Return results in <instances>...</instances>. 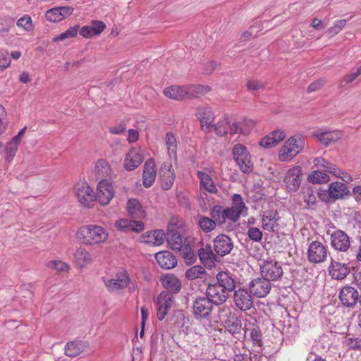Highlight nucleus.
Returning a JSON list of instances; mask_svg holds the SVG:
<instances>
[{
  "label": "nucleus",
  "instance_id": "5",
  "mask_svg": "<svg viewBox=\"0 0 361 361\" xmlns=\"http://www.w3.org/2000/svg\"><path fill=\"white\" fill-rule=\"evenodd\" d=\"M214 302L206 295L197 298L192 305V313L197 319H211Z\"/></svg>",
  "mask_w": 361,
  "mask_h": 361
},
{
  "label": "nucleus",
  "instance_id": "37",
  "mask_svg": "<svg viewBox=\"0 0 361 361\" xmlns=\"http://www.w3.org/2000/svg\"><path fill=\"white\" fill-rule=\"evenodd\" d=\"M87 347L86 342L73 341L68 342L65 346V355L71 357L78 356Z\"/></svg>",
  "mask_w": 361,
  "mask_h": 361
},
{
  "label": "nucleus",
  "instance_id": "29",
  "mask_svg": "<svg viewBox=\"0 0 361 361\" xmlns=\"http://www.w3.org/2000/svg\"><path fill=\"white\" fill-rule=\"evenodd\" d=\"M116 226L123 232L135 231L140 232L144 230L142 221L121 219L116 221Z\"/></svg>",
  "mask_w": 361,
  "mask_h": 361
},
{
  "label": "nucleus",
  "instance_id": "27",
  "mask_svg": "<svg viewBox=\"0 0 361 361\" xmlns=\"http://www.w3.org/2000/svg\"><path fill=\"white\" fill-rule=\"evenodd\" d=\"M286 136L285 131L282 130H274L264 137L260 140L259 145L266 149L274 147L283 140Z\"/></svg>",
  "mask_w": 361,
  "mask_h": 361
},
{
  "label": "nucleus",
  "instance_id": "60",
  "mask_svg": "<svg viewBox=\"0 0 361 361\" xmlns=\"http://www.w3.org/2000/svg\"><path fill=\"white\" fill-rule=\"evenodd\" d=\"M247 234L250 240L255 242L260 241L262 238V233L261 230L257 227L249 228Z\"/></svg>",
  "mask_w": 361,
  "mask_h": 361
},
{
  "label": "nucleus",
  "instance_id": "7",
  "mask_svg": "<svg viewBox=\"0 0 361 361\" xmlns=\"http://www.w3.org/2000/svg\"><path fill=\"white\" fill-rule=\"evenodd\" d=\"M114 188L112 184L106 179L101 180L97 188L94 200L102 205H107L114 196Z\"/></svg>",
  "mask_w": 361,
  "mask_h": 361
},
{
  "label": "nucleus",
  "instance_id": "12",
  "mask_svg": "<svg viewBox=\"0 0 361 361\" xmlns=\"http://www.w3.org/2000/svg\"><path fill=\"white\" fill-rule=\"evenodd\" d=\"M195 115L200 121L202 130L204 132L209 131L214 120V114L211 107L207 105L200 106L196 108Z\"/></svg>",
  "mask_w": 361,
  "mask_h": 361
},
{
  "label": "nucleus",
  "instance_id": "42",
  "mask_svg": "<svg viewBox=\"0 0 361 361\" xmlns=\"http://www.w3.org/2000/svg\"><path fill=\"white\" fill-rule=\"evenodd\" d=\"M75 262L78 267L82 268L92 262V257L84 247H78L75 252Z\"/></svg>",
  "mask_w": 361,
  "mask_h": 361
},
{
  "label": "nucleus",
  "instance_id": "47",
  "mask_svg": "<svg viewBox=\"0 0 361 361\" xmlns=\"http://www.w3.org/2000/svg\"><path fill=\"white\" fill-rule=\"evenodd\" d=\"M248 333L253 345L260 348L262 345V336L259 328L253 324L252 327L245 329V334Z\"/></svg>",
  "mask_w": 361,
  "mask_h": 361
},
{
  "label": "nucleus",
  "instance_id": "46",
  "mask_svg": "<svg viewBox=\"0 0 361 361\" xmlns=\"http://www.w3.org/2000/svg\"><path fill=\"white\" fill-rule=\"evenodd\" d=\"M231 121L228 116H224L221 118L215 125L212 127L214 128V131L219 136H224L227 133L231 134Z\"/></svg>",
  "mask_w": 361,
  "mask_h": 361
},
{
  "label": "nucleus",
  "instance_id": "55",
  "mask_svg": "<svg viewBox=\"0 0 361 361\" xmlns=\"http://www.w3.org/2000/svg\"><path fill=\"white\" fill-rule=\"evenodd\" d=\"M309 180L314 184L326 183L329 181V175L320 171H313L308 178Z\"/></svg>",
  "mask_w": 361,
  "mask_h": 361
},
{
  "label": "nucleus",
  "instance_id": "17",
  "mask_svg": "<svg viewBox=\"0 0 361 361\" xmlns=\"http://www.w3.org/2000/svg\"><path fill=\"white\" fill-rule=\"evenodd\" d=\"M331 245L336 250L345 252L350 246V237L342 230L334 231L331 234Z\"/></svg>",
  "mask_w": 361,
  "mask_h": 361
},
{
  "label": "nucleus",
  "instance_id": "62",
  "mask_svg": "<svg viewBox=\"0 0 361 361\" xmlns=\"http://www.w3.org/2000/svg\"><path fill=\"white\" fill-rule=\"evenodd\" d=\"M14 25V20L11 18H0V33L8 32Z\"/></svg>",
  "mask_w": 361,
  "mask_h": 361
},
{
  "label": "nucleus",
  "instance_id": "15",
  "mask_svg": "<svg viewBox=\"0 0 361 361\" xmlns=\"http://www.w3.org/2000/svg\"><path fill=\"white\" fill-rule=\"evenodd\" d=\"M312 136L322 145L329 146L339 140L343 137V133L337 130H327L324 129H318L313 132Z\"/></svg>",
  "mask_w": 361,
  "mask_h": 361
},
{
  "label": "nucleus",
  "instance_id": "31",
  "mask_svg": "<svg viewBox=\"0 0 361 361\" xmlns=\"http://www.w3.org/2000/svg\"><path fill=\"white\" fill-rule=\"evenodd\" d=\"M199 258L202 263L209 268L212 267L217 261L216 254L212 251V246L207 244L204 247L198 250Z\"/></svg>",
  "mask_w": 361,
  "mask_h": 361
},
{
  "label": "nucleus",
  "instance_id": "41",
  "mask_svg": "<svg viewBox=\"0 0 361 361\" xmlns=\"http://www.w3.org/2000/svg\"><path fill=\"white\" fill-rule=\"evenodd\" d=\"M313 164L316 168L324 169L326 172L331 173L336 176H340L341 175V171L336 165L324 159L322 157L314 159Z\"/></svg>",
  "mask_w": 361,
  "mask_h": 361
},
{
  "label": "nucleus",
  "instance_id": "18",
  "mask_svg": "<svg viewBox=\"0 0 361 361\" xmlns=\"http://www.w3.org/2000/svg\"><path fill=\"white\" fill-rule=\"evenodd\" d=\"M233 247L231 239L225 234H219L214 240V249L216 253L221 257L230 253Z\"/></svg>",
  "mask_w": 361,
  "mask_h": 361
},
{
  "label": "nucleus",
  "instance_id": "24",
  "mask_svg": "<svg viewBox=\"0 0 361 361\" xmlns=\"http://www.w3.org/2000/svg\"><path fill=\"white\" fill-rule=\"evenodd\" d=\"M165 233L163 230L147 231L139 237V241L152 246H159L165 240Z\"/></svg>",
  "mask_w": 361,
  "mask_h": 361
},
{
  "label": "nucleus",
  "instance_id": "57",
  "mask_svg": "<svg viewBox=\"0 0 361 361\" xmlns=\"http://www.w3.org/2000/svg\"><path fill=\"white\" fill-rule=\"evenodd\" d=\"M17 26L20 27H23L24 30L27 31H30L32 28V21L31 18L25 15L20 18H19L16 23Z\"/></svg>",
  "mask_w": 361,
  "mask_h": 361
},
{
  "label": "nucleus",
  "instance_id": "9",
  "mask_svg": "<svg viewBox=\"0 0 361 361\" xmlns=\"http://www.w3.org/2000/svg\"><path fill=\"white\" fill-rule=\"evenodd\" d=\"M260 269L262 276L267 278L270 282L280 279L283 273L281 265L272 260L264 262Z\"/></svg>",
  "mask_w": 361,
  "mask_h": 361
},
{
  "label": "nucleus",
  "instance_id": "25",
  "mask_svg": "<svg viewBox=\"0 0 361 361\" xmlns=\"http://www.w3.org/2000/svg\"><path fill=\"white\" fill-rule=\"evenodd\" d=\"M161 186L164 190H169L173 185L175 174L170 163H164L159 171Z\"/></svg>",
  "mask_w": 361,
  "mask_h": 361
},
{
  "label": "nucleus",
  "instance_id": "50",
  "mask_svg": "<svg viewBox=\"0 0 361 361\" xmlns=\"http://www.w3.org/2000/svg\"><path fill=\"white\" fill-rule=\"evenodd\" d=\"M210 216L217 225H223L226 222L224 209L221 206H214L210 210Z\"/></svg>",
  "mask_w": 361,
  "mask_h": 361
},
{
  "label": "nucleus",
  "instance_id": "54",
  "mask_svg": "<svg viewBox=\"0 0 361 361\" xmlns=\"http://www.w3.org/2000/svg\"><path fill=\"white\" fill-rule=\"evenodd\" d=\"M79 25H76L73 27H70L67 30L64 32L61 33L60 35L54 37L52 40L53 42H59L63 41L68 38L75 37L79 31Z\"/></svg>",
  "mask_w": 361,
  "mask_h": 361
},
{
  "label": "nucleus",
  "instance_id": "56",
  "mask_svg": "<svg viewBox=\"0 0 361 361\" xmlns=\"http://www.w3.org/2000/svg\"><path fill=\"white\" fill-rule=\"evenodd\" d=\"M346 25V20L343 19L335 22L334 25L330 27L326 33L329 37H332L339 33Z\"/></svg>",
  "mask_w": 361,
  "mask_h": 361
},
{
  "label": "nucleus",
  "instance_id": "59",
  "mask_svg": "<svg viewBox=\"0 0 361 361\" xmlns=\"http://www.w3.org/2000/svg\"><path fill=\"white\" fill-rule=\"evenodd\" d=\"M8 123L6 111L4 107L0 104V135L5 133Z\"/></svg>",
  "mask_w": 361,
  "mask_h": 361
},
{
  "label": "nucleus",
  "instance_id": "39",
  "mask_svg": "<svg viewBox=\"0 0 361 361\" xmlns=\"http://www.w3.org/2000/svg\"><path fill=\"white\" fill-rule=\"evenodd\" d=\"M165 239L166 240L170 247L173 250H180L183 244V238L178 232L175 230H169L166 233H165Z\"/></svg>",
  "mask_w": 361,
  "mask_h": 361
},
{
  "label": "nucleus",
  "instance_id": "40",
  "mask_svg": "<svg viewBox=\"0 0 361 361\" xmlns=\"http://www.w3.org/2000/svg\"><path fill=\"white\" fill-rule=\"evenodd\" d=\"M127 211L133 219H141L145 216V212L140 202L134 198L129 199L127 202Z\"/></svg>",
  "mask_w": 361,
  "mask_h": 361
},
{
  "label": "nucleus",
  "instance_id": "35",
  "mask_svg": "<svg viewBox=\"0 0 361 361\" xmlns=\"http://www.w3.org/2000/svg\"><path fill=\"white\" fill-rule=\"evenodd\" d=\"M255 126V122L252 120H243L240 122H233L231 126V135L240 133L247 135Z\"/></svg>",
  "mask_w": 361,
  "mask_h": 361
},
{
  "label": "nucleus",
  "instance_id": "13",
  "mask_svg": "<svg viewBox=\"0 0 361 361\" xmlns=\"http://www.w3.org/2000/svg\"><path fill=\"white\" fill-rule=\"evenodd\" d=\"M302 169L300 166L289 169L284 177L283 183L290 191H296L301 184Z\"/></svg>",
  "mask_w": 361,
  "mask_h": 361
},
{
  "label": "nucleus",
  "instance_id": "45",
  "mask_svg": "<svg viewBox=\"0 0 361 361\" xmlns=\"http://www.w3.org/2000/svg\"><path fill=\"white\" fill-rule=\"evenodd\" d=\"M94 173L98 178H102V180L104 178L111 176V169L109 163L105 159H102L96 162Z\"/></svg>",
  "mask_w": 361,
  "mask_h": 361
},
{
  "label": "nucleus",
  "instance_id": "20",
  "mask_svg": "<svg viewBox=\"0 0 361 361\" xmlns=\"http://www.w3.org/2000/svg\"><path fill=\"white\" fill-rule=\"evenodd\" d=\"M73 12L71 6H59L48 10L45 13L47 20L58 23L70 16Z\"/></svg>",
  "mask_w": 361,
  "mask_h": 361
},
{
  "label": "nucleus",
  "instance_id": "48",
  "mask_svg": "<svg viewBox=\"0 0 361 361\" xmlns=\"http://www.w3.org/2000/svg\"><path fill=\"white\" fill-rule=\"evenodd\" d=\"M206 276L207 271L202 266L199 265L189 268L185 272V277L191 281L197 279H204Z\"/></svg>",
  "mask_w": 361,
  "mask_h": 361
},
{
  "label": "nucleus",
  "instance_id": "52",
  "mask_svg": "<svg viewBox=\"0 0 361 361\" xmlns=\"http://www.w3.org/2000/svg\"><path fill=\"white\" fill-rule=\"evenodd\" d=\"M165 140L169 156L171 158L173 157L176 159L177 152V142L175 136L171 133H167Z\"/></svg>",
  "mask_w": 361,
  "mask_h": 361
},
{
  "label": "nucleus",
  "instance_id": "53",
  "mask_svg": "<svg viewBox=\"0 0 361 361\" xmlns=\"http://www.w3.org/2000/svg\"><path fill=\"white\" fill-rule=\"evenodd\" d=\"M198 225L200 228L205 233H209L215 229L216 224L212 219L207 216H201L198 220Z\"/></svg>",
  "mask_w": 361,
  "mask_h": 361
},
{
  "label": "nucleus",
  "instance_id": "30",
  "mask_svg": "<svg viewBox=\"0 0 361 361\" xmlns=\"http://www.w3.org/2000/svg\"><path fill=\"white\" fill-rule=\"evenodd\" d=\"M155 259L160 267L170 269L177 264V259L169 251L159 252L155 255Z\"/></svg>",
  "mask_w": 361,
  "mask_h": 361
},
{
  "label": "nucleus",
  "instance_id": "43",
  "mask_svg": "<svg viewBox=\"0 0 361 361\" xmlns=\"http://www.w3.org/2000/svg\"><path fill=\"white\" fill-rule=\"evenodd\" d=\"M164 95L174 100H182L185 99V92H184L183 85H173L168 87L164 90Z\"/></svg>",
  "mask_w": 361,
  "mask_h": 361
},
{
  "label": "nucleus",
  "instance_id": "49",
  "mask_svg": "<svg viewBox=\"0 0 361 361\" xmlns=\"http://www.w3.org/2000/svg\"><path fill=\"white\" fill-rule=\"evenodd\" d=\"M231 207L238 212V213H239L240 215H247V207L245 206V204L243 202V197L240 195L234 194L233 195Z\"/></svg>",
  "mask_w": 361,
  "mask_h": 361
},
{
  "label": "nucleus",
  "instance_id": "19",
  "mask_svg": "<svg viewBox=\"0 0 361 361\" xmlns=\"http://www.w3.org/2000/svg\"><path fill=\"white\" fill-rule=\"evenodd\" d=\"M143 161V154L140 148L133 147L126 154L124 160V167L127 171H133Z\"/></svg>",
  "mask_w": 361,
  "mask_h": 361
},
{
  "label": "nucleus",
  "instance_id": "23",
  "mask_svg": "<svg viewBox=\"0 0 361 361\" xmlns=\"http://www.w3.org/2000/svg\"><path fill=\"white\" fill-rule=\"evenodd\" d=\"M279 213L276 210L265 211L262 217V227L269 232H275L279 228Z\"/></svg>",
  "mask_w": 361,
  "mask_h": 361
},
{
  "label": "nucleus",
  "instance_id": "6",
  "mask_svg": "<svg viewBox=\"0 0 361 361\" xmlns=\"http://www.w3.org/2000/svg\"><path fill=\"white\" fill-rule=\"evenodd\" d=\"M307 254L311 263L319 264L326 261L329 252L326 245L316 240L309 245Z\"/></svg>",
  "mask_w": 361,
  "mask_h": 361
},
{
  "label": "nucleus",
  "instance_id": "22",
  "mask_svg": "<svg viewBox=\"0 0 361 361\" xmlns=\"http://www.w3.org/2000/svg\"><path fill=\"white\" fill-rule=\"evenodd\" d=\"M222 321L224 323L225 329L233 336L237 337V335H240L242 329L241 318L233 314L231 312H228L225 315H222L224 318Z\"/></svg>",
  "mask_w": 361,
  "mask_h": 361
},
{
  "label": "nucleus",
  "instance_id": "14",
  "mask_svg": "<svg viewBox=\"0 0 361 361\" xmlns=\"http://www.w3.org/2000/svg\"><path fill=\"white\" fill-rule=\"evenodd\" d=\"M235 306L241 311H247L253 306V300L250 291L245 288L235 290L233 295Z\"/></svg>",
  "mask_w": 361,
  "mask_h": 361
},
{
  "label": "nucleus",
  "instance_id": "61",
  "mask_svg": "<svg viewBox=\"0 0 361 361\" xmlns=\"http://www.w3.org/2000/svg\"><path fill=\"white\" fill-rule=\"evenodd\" d=\"M47 266L60 271H68L69 269V266L66 263L59 260L51 261Z\"/></svg>",
  "mask_w": 361,
  "mask_h": 361
},
{
  "label": "nucleus",
  "instance_id": "3",
  "mask_svg": "<svg viewBox=\"0 0 361 361\" xmlns=\"http://www.w3.org/2000/svg\"><path fill=\"white\" fill-rule=\"evenodd\" d=\"M106 288L111 293L118 292L127 287L130 291H134L137 288V285L131 281L128 273L126 270L117 271L111 278L104 280Z\"/></svg>",
  "mask_w": 361,
  "mask_h": 361
},
{
  "label": "nucleus",
  "instance_id": "58",
  "mask_svg": "<svg viewBox=\"0 0 361 361\" xmlns=\"http://www.w3.org/2000/svg\"><path fill=\"white\" fill-rule=\"evenodd\" d=\"M345 344L349 349L361 351V338H347Z\"/></svg>",
  "mask_w": 361,
  "mask_h": 361
},
{
  "label": "nucleus",
  "instance_id": "32",
  "mask_svg": "<svg viewBox=\"0 0 361 361\" xmlns=\"http://www.w3.org/2000/svg\"><path fill=\"white\" fill-rule=\"evenodd\" d=\"M155 164L152 159L146 161L144 165L142 174L143 185L146 188L150 187L154 183L156 178Z\"/></svg>",
  "mask_w": 361,
  "mask_h": 361
},
{
  "label": "nucleus",
  "instance_id": "16",
  "mask_svg": "<svg viewBox=\"0 0 361 361\" xmlns=\"http://www.w3.org/2000/svg\"><path fill=\"white\" fill-rule=\"evenodd\" d=\"M228 292L216 283L209 284L206 290V295L215 305H220L224 303L228 298Z\"/></svg>",
  "mask_w": 361,
  "mask_h": 361
},
{
  "label": "nucleus",
  "instance_id": "38",
  "mask_svg": "<svg viewBox=\"0 0 361 361\" xmlns=\"http://www.w3.org/2000/svg\"><path fill=\"white\" fill-rule=\"evenodd\" d=\"M330 275L337 280L344 279L349 273V269L345 264H341L332 260L329 267Z\"/></svg>",
  "mask_w": 361,
  "mask_h": 361
},
{
  "label": "nucleus",
  "instance_id": "36",
  "mask_svg": "<svg viewBox=\"0 0 361 361\" xmlns=\"http://www.w3.org/2000/svg\"><path fill=\"white\" fill-rule=\"evenodd\" d=\"M183 88L185 92V99L199 97L210 90L209 86L202 85H183Z\"/></svg>",
  "mask_w": 361,
  "mask_h": 361
},
{
  "label": "nucleus",
  "instance_id": "51",
  "mask_svg": "<svg viewBox=\"0 0 361 361\" xmlns=\"http://www.w3.org/2000/svg\"><path fill=\"white\" fill-rule=\"evenodd\" d=\"M19 144L20 142L13 138L6 144L5 147V159L6 161L11 162L13 159L18 151Z\"/></svg>",
  "mask_w": 361,
  "mask_h": 361
},
{
  "label": "nucleus",
  "instance_id": "8",
  "mask_svg": "<svg viewBox=\"0 0 361 361\" xmlns=\"http://www.w3.org/2000/svg\"><path fill=\"white\" fill-rule=\"evenodd\" d=\"M271 289V282L263 276L257 278L249 283L250 293L258 298L267 296Z\"/></svg>",
  "mask_w": 361,
  "mask_h": 361
},
{
  "label": "nucleus",
  "instance_id": "34",
  "mask_svg": "<svg viewBox=\"0 0 361 361\" xmlns=\"http://www.w3.org/2000/svg\"><path fill=\"white\" fill-rule=\"evenodd\" d=\"M330 198L332 200L342 199L349 194V190L345 184L341 182H334L329 185Z\"/></svg>",
  "mask_w": 361,
  "mask_h": 361
},
{
  "label": "nucleus",
  "instance_id": "64",
  "mask_svg": "<svg viewBox=\"0 0 361 361\" xmlns=\"http://www.w3.org/2000/svg\"><path fill=\"white\" fill-rule=\"evenodd\" d=\"M264 86V83L259 80H250L247 82V88L250 91L263 89Z\"/></svg>",
  "mask_w": 361,
  "mask_h": 361
},
{
  "label": "nucleus",
  "instance_id": "10",
  "mask_svg": "<svg viewBox=\"0 0 361 361\" xmlns=\"http://www.w3.org/2000/svg\"><path fill=\"white\" fill-rule=\"evenodd\" d=\"M173 304V296L169 291H162L157 297V318L163 320Z\"/></svg>",
  "mask_w": 361,
  "mask_h": 361
},
{
  "label": "nucleus",
  "instance_id": "44",
  "mask_svg": "<svg viewBox=\"0 0 361 361\" xmlns=\"http://www.w3.org/2000/svg\"><path fill=\"white\" fill-rule=\"evenodd\" d=\"M161 284L170 291L177 292L180 289V281L173 274H166L161 279Z\"/></svg>",
  "mask_w": 361,
  "mask_h": 361
},
{
  "label": "nucleus",
  "instance_id": "26",
  "mask_svg": "<svg viewBox=\"0 0 361 361\" xmlns=\"http://www.w3.org/2000/svg\"><path fill=\"white\" fill-rule=\"evenodd\" d=\"M106 28V25L100 20H92L90 25H85L79 30V33L84 38H92L99 35Z\"/></svg>",
  "mask_w": 361,
  "mask_h": 361
},
{
  "label": "nucleus",
  "instance_id": "11",
  "mask_svg": "<svg viewBox=\"0 0 361 361\" xmlns=\"http://www.w3.org/2000/svg\"><path fill=\"white\" fill-rule=\"evenodd\" d=\"M75 194L78 202L85 207H90L94 201V192L86 182L75 185Z\"/></svg>",
  "mask_w": 361,
  "mask_h": 361
},
{
  "label": "nucleus",
  "instance_id": "4",
  "mask_svg": "<svg viewBox=\"0 0 361 361\" xmlns=\"http://www.w3.org/2000/svg\"><path fill=\"white\" fill-rule=\"evenodd\" d=\"M233 159L244 173H250L253 169L251 155L247 147L242 144H235L233 147Z\"/></svg>",
  "mask_w": 361,
  "mask_h": 361
},
{
  "label": "nucleus",
  "instance_id": "33",
  "mask_svg": "<svg viewBox=\"0 0 361 361\" xmlns=\"http://www.w3.org/2000/svg\"><path fill=\"white\" fill-rule=\"evenodd\" d=\"M197 176L200 179V188L209 193L216 194L218 189L211 176L206 172L197 171Z\"/></svg>",
  "mask_w": 361,
  "mask_h": 361
},
{
  "label": "nucleus",
  "instance_id": "21",
  "mask_svg": "<svg viewBox=\"0 0 361 361\" xmlns=\"http://www.w3.org/2000/svg\"><path fill=\"white\" fill-rule=\"evenodd\" d=\"M359 293L351 286H345L339 292V300L343 306L353 307L357 302Z\"/></svg>",
  "mask_w": 361,
  "mask_h": 361
},
{
  "label": "nucleus",
  "instance_id": "2",
  "mask_svg": "<svg viewBox=\"0 0 361 361\" xmlns=\"http://www.w3.org/2000/svg\"><path fill=\"white\" fill-rule=\"evenodd\" d=\"M77 237L85 244L94 245L104 243L109 237V233L101 226L89 224L79 228L77 232Z\"/></svg>",
  "mask_w": 361,
  "mask_h": 361
},
{
  "label": "nucleus",
  "instance_id": "1",
  "mask_svg": "<svg viewBox=\"0 0 361 361\" xmlns=\"http://www.w3.org/2000/svg\"><path fill=\"white\" fill-rule=\"evenodd\" d=\"M305 145V137L295 134L290 137L280 148L278 158L280 161L289 162L304 149Z\"/></svg>",
  "mask_w": 361,
  "mask_h": 361
},
{
  "label": "nucleus",
  "instance_id": "28",
  "mask_svg": "<svg viewBox=\"0 0 361 361\" xmlns=\"http://www.w3.org/2000/svg\"><path fill=\"white\" fill-rule=\"evenodd\" d=\"M216 282L219 286L225 289L229 293L234 291L237 281L235 279L228 271H220L216 276Z\"/></svg>",
  "mask_w": 361,
  "mask_h": 361
},
{
  "label": "nucleus",
  "instance_id": "63",
  "mask_svg": "<svg viewBox=\"0 0 361 361\" xmlns=\"http://www.w3.org/2000/svg\"><path fill=\"white\" fill-rule=\"evenodd\" d=\"M224 214H225L226 220L228 219L233 222L237 221L241 216L239 213H238V212H236L231 207L224 209Z\"/></svg>",
  "mask_w": 361,
  "mask_h": 361
}]
</instances>
